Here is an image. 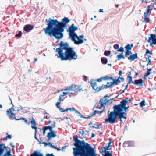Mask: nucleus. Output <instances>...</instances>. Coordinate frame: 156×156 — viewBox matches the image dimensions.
<instances>
[{
	"label": "nucleus",
	"mask_w": 156,
	"mask_h": 156,
	"mask_svg": "<svg viewBox=\"0 0 156 156\" xmlns=\"http://www.w3.org/2000/svg\"><path fill=\"white\" fill-rule=\"evenodd\" d=\"M75 147L73 148L74 156H97L96 150L87 142L78 139L77 135L73 138Z\"/></svg>",
	"instance_id": "obj_1"
},
{
	"label": "nucleus",
	"mask_w": 156,
	"mask_h": 156,
	"mask_svg": "<svg viewBox=\"0 0 156 156\" xmlns=\"http://www.w3.org/2000/svg\"><path fill=\"white\" fill-rule=\"evenodd\" d=\"M58 45L59 46V47L56 49L55 52H57L59 55L57 54L55 55L57 56L58 58H60L61 61H71L76 59L77 55L74 48L69 47L68 42L64 43L62 41Z\"/></svg>",
	"instance_id": "obj_2"
},
{
	"label": "nucleus",
	"mask_w": 156,
	"mask_h": 156,
	"mask_svg": "<svg viewBox=\"0 0 156 156\" xmlns=\"http://www.w3.org/2000/svg\"><path fill=\"white\" fill-rule=\"evenodd\" d=\"M70 20L66 17L62 19L61 21H58L57 20L46 19L45 22L47 23V26L64 32L65 29H67V24L69 23Z\"/></svg>",
	"instance_id": "obj_3"
},
{
	"label": "nucleus",
	"mask_w": 156,
	"mask_h": 156,
	"mask_svg": "<svg viewBox=\"0 0 156 156\" xmlns=\"http://www.w3.org/2000/svg\"><path fill=\"white\" fill-rule=\"evenodd\" d=\"M45 34L51 37H53L57 39L56 43L59 41V39L63 37L64 35L63 31L47 26L44 29Z\"/></svg>",
	"instance_id": "obj_4"
},
{
	"label": "nucleus",
	"mask_w": 156,
	"mask_h": 156,
	"mask_svg": "<svg viewBox=\"0 0 156 156\" xmlns=\"http://www.w3.org/2000/svg\"><path fill=\"white\" fill-rule=\"evenodd\" d=\"M113 111H108V118L104 119L106 123L112 124L115 123H117V119L119 115V111L115 105L113 107Z\"/></svg>",
	"instance_id": "obj_5"
},
{
	"label": "nucleus",
	"mask_w": 156,
	"mask_h": 156,
	"mask_svg": "<svg viewBox=\"0 0 156 156\" xmlns=\"http://www.w3.org/2000/svg\"><path fill=\"white\" fill-rule=\"evenodd\" d=\"M78 29V27L74 26V23L72 24L69 27L67 30V31L69 33V39L73 40L72 38V37H73L75 38L77 37V34L75 32V31H77Z\"/></svg>",
	"instance_id": "obj_6"
},
{
	"label": "nucleus",
	"mask_w": 156,
	"mask_h": 156,
	"mask_svg": "<svg viewBox=\"0 0 156 156\" xmlns=\"http://www.w3.org/2000/svg\"><path fill=\"white\" fill-rule=\"evenodd\" d=\"M14 105L12 104V106L11 108H9L6 111L7 115H8L9 119H13L16 121H19L22 120L23 122V121L26 119L23 117L20 118L19 119H16L15 117V113L12 112V111H15V108H14Z\"/></svg>",
	"instance_id": "obj_7"
},
{
	"label": "nucleus",
	"mask_w": 156,
	"mask_h": 156,
	"mask_svg": "<svg viewBox=\"0 0 156 156\" xmlns=\"http://www.w3.org/2000/svg\"><path fill=\"white\" fill-rule=\"evenodd\" d=\"M119 111L126 113L129 108V106H126V104L120 103L117 105H114Z\"/></svg>",
	"instance_id": "obj_8"
},
{
	"label": "nucleus",
	"mask_w": 156,
	"mask_h": 156,
	"mask_svg": "<svg viewBox=\"0 0 156 156\" xmlns=\"http://www.w3.org/2000/svg\"><path fill=\"white\" fill-rule=\"evenodd\" d=\"M83 35H80L79 36L77 35V37L75 38L73 37H72L73 39H71L72 41L74 42V43L76 45H79L83 43Z\"/></svg>",
	"instance_id": "obj_9"
},
{
	"label": "nucleus",
	"mask_w": 156,
	"mask_h": 156,
	"mask_svg": "<svg viewBox=\"0 0 156 156\" xmlns=\"http://www.w3.org/2000/svg\"><path fill=\"white\" fill-rule=\"evenodd\" d=\"M32 119L30 122H28L27 120L26 119L23 121H24L28 125H30V123L32 124L31 126V128L35 130L34 134H36L37 132V127L36 126V122L35 120L34 119L33 117H32Z\"/></svg>",
	"instance_id": "obj_10"
},
{
	"label": "nucleus",
	"mask_w": 156,
	"mask_h": 156,
	"mask_svg": "<svg viewBox=\"0 0 156 156\" xmlns=\"http://www.w3.org/2000/svg\"><path fill=\"white\" fill-rule=\"evenodd\" d=\"M109 142L108 145L105 146L104 147H101V149L102 150L101 152H102V153L103 152H105L106 151H108V150H110L111 149L110 147H112L111 144L112 143V139L111 138H109Z\"/></svg>",
	"instance_id": "obj_11"
},
{
	"label": "nucleus",
	"mask_w": 156,
	"mask_h": 156,
	"mask_svg": "<svg viewBox=\"0 0 156 156\" xmlns=\"http://www.w3.org/2000/svg\"><path fill=\"white\" fill-rule=\"evenodd\" d=\"M145 79H142V78L139 79H138L135 80L133 84L139 86V87H142L144 81Z\"/></svg>",
	"instance_id": "obj_12"
},
{
	"label": "nucleus",
	"mask_w": 156,
	"mask_h": 156,
	"mask_svg": "<svg viewBox=\"0 0 156 156\" xmlns=\"http://www.w3.org/2000/svg\"><path fill=\"white\" fill-rule=\"evenodd\" d=\"M57 135L55 132L54 130L49 131L47 133V137L48 138V141L51 140L52 138L56 136Z\"/></svg>",
	"instance_id": "obj_13"
},
{
	"label": "nucleus",
	"mask_w": 156,
	"mask_h": 156,
	"mask_svg": "<svg viewBox=\"0 0 156 156\" xmlns=\"http://www.w3.org/2000/svg\"><path fill=\"white\" fill-rule=\"evenodd\" d=\"M33 26L30 24L25 25L23 27V30L26 32H29L31 31L34 28Z\"/></svg>",
	"instance_id": "obj_14"
},
{
	"label": "nucleus",
	"mask_w": 156,
	"mask_h": 156,
	"mask_svg": "<svg viewBox=\"0 0 156 156\" xmlns=\"http://www.w3.org/2000/svg\"><path fill=\"white\" fill-rule=\"evenodd\" d=\"M150 37H148V39L147 40V42L150 43V46L151 47H152L153 45H156V41L152 37L151 35H150Z\"/></svg>",
	"instance_id": "obj_15"
},
{
	"label": "nucleus",
	"mask_w": 156,
	"mask_h": 156,
	"mask_svg": "<svg viewBox=\"0 0 156 156\" xmlns=\"http://www.w3.org/2000/svg\"><path fill=\"white\" fill-rule=\"evenodd\" d=\"M138 58V54L137 53H135L134 54H132L130 55L128 57V59L129 60L133 61L135 59H137Z\"/></svg>",
	"instance_id": "obj_16"
},
{
	"label": "nucleus",
	"mask_w": 156,
	"mask_h": 156,
	"mask_svg": "<svg viewBox=\"0 0 156 156\" xmlns=\"http://www.w3.org/2000/svg\"><path fill=\"white\" fill-rule=\"evenodd\" d=\"M123 145L124 147V145H128V147H134L135 144L134 141H127L124 142Z\"/></svg>",
	"instance_id": "obj_17"
},
{
	"label": "nucleus",
	"mask_w": 156,
	"mask_h": 156,
	"mask_svg": "<svg viewBox=\"0 0 156 156\" xmlns=\"http://www.w3.org/2000/svg\"><path fill=\"white\" fill-rule=\"evenodd\" d=\"M75 86H73V91L80 92L81 90L83 91V90L81 88V86L76 85L74 84Z\"/></svg>",
	"instance_id": "obj_18"
},
{
	"label": "nucleus",
	"mask_w": 156,
	"mask_h": 156,
	"mask_svg": "<svg viewBox=\"0 0 156 156\" xmlns=\"http://www.w3.org/2000/svg\"><path fill=\"white\" fill-rule=\"evenodd\" d=\"M42 153H41L38 150H36L31 153L30 156H39V155H42Z\"/></svg>",
	"instance_id": "obj_19"
},
{
	"label": "nucleus",
	"mask_w": 156,
	"mask_h": 156,
	"mask_svg": "<svg viewBox=\"0 0 156 156\" xmlns=\"http://www.w3.org/2000/svg\"><path fill=\"white\" fill-rule=\"evenodd\" d=\"M147 10L146 12H144V15H147L148 14H149V15H150L151 14V11L153 9H155V8H150V6L149 5H148L147 6Z\"/></svg>",
	"instance_id": "obj_20"
},
{
	"label": "nucleus",
	"mask_w": 156,
	"mask_h": 156,
	"mask_svg": "<svg viewBox=\"0 0 156 156\" xmlns=\"http://www.w3.org/2000/svg\"><path fill=\"white\" fill-rule=\"evenodd\" d=\"M119 115L122 119H127V113L125 112L119 111Z\"/></svg>",
	"instance_id": "obj_21"
},
{
	"label": "nucleus",
	"mask_w": 156,
	"mask_h": 156,
	"mask_svg": "<svg viewBox=\"0 0 156 156\" xmlns=\"http://www.w3.org/2000/svg\"><path fill=\"white\" fill-rule=\"evenodd\" d=\"M132 102V101L130 99H129L128 98H127L125 99H122L120 102V103L127 104L128 102Z\"/></svg>",
	"instance_id": "obj_22"
},
{
	"label": "nucleus",
	"mask_w": 156,
	"mask_h": 156,
	"mask_svg": "<svg viewBox=\"0 0 156 156\" xmlns=\"http://www.w3.org/2000/svg\"><path fill=\"white\" fill-rule=\"evenodd\" d=\"M73 86H75L74 84H72L71 86L68 87L63 90H62L61 91H69L71 90L73 91Z\"/></svg>",
	"instance_id": "obj_23"
},
{
	"label": "nucleus",
	"mask_w": 156,
	"mask_h": 156,
	"mask_svg": "<svg viewBox=\"0 0 156 156\" xmlns=\"http://www.w3.org/2000/svg\"><path fill=\"white\" fill-rule=\"evenodd\" d=\"M133 47V44H128L125 46L124 48L125 49L126 51L131 50L132 48Z\"/></svg>",
	"instance_id": "obj_24"
},
{
	"label": "nucleus",
	"mask_w": 156,
	"mask_h": 156,
	"mask_svg": "<svg viewBox=\"0 0 156 156\" xmlns=\"http://www.w3.org/2000/svg\"><path fill=\"white\" fill-rule=\"evenodd\" d=\"M102 156H113L112 154L111 151H106L105 152H101Z\"/></svg>",
	"instance_id": "obj_25"
},
{
	"label": "nucleus",
	"mask_w": 156,
	"mask_h": 156,
	"mask_svg": "<svg viewBox=\"0 0 156 156\" xmlns=\"http://www.w3.org/2000/svg\"><path fill=\"white\" fill-rule=\"evenodd\" d=\"M127 80H128V84H130L131 83L133 84L134 82L133 81V78L132 76L127 75Z\"/></svg>",
	"instance_id": "obj_26"
},
{
	"label": "nucleus",
	"mask_w": 156,
	"mask_h": 156,
	"mask_svg": "<svg viewBox=\"0 0 156 156\" xmlns=\"http://www.w3.org/2000/svg\"><path fill=\"white\" fill-rule=\"evenodd\" d=\"M151 69L150 68L147 69V71L144 75V79H145L151 73Z\"/></svg>",
	"instance_id": "obj_27"
},
{
	"label": "nucleus",
	"mask_w": 156,
	"mask_h": 156,
	"mask_svg": "<svg viewBox=\"0 0 156 156\" xmlns=\"http://www.w3.org/2000/svg\"><path fill=\"white\" fill-rule=\"evenodd\" d=\"M101 60L102 64L103 65H105L108 62L107 58L105 57L101 58Z\"/></svg>",
	"instance_id": "obj_28"
},
{
	"label": "nucleus",
	"mask_w": 156,
	"mask_h": 156,
	"mask_svg": "<svg viewBox=\"0 0 156 156\" xmlns=\"http://www.w3.org/2000/svg\"><path fill=\"white\" fill-rule=\"evenodd\" d=\"M3 145V143L0 144V156H2L4 153Z\"/></svg>",
	"instance_id": "obj_29"
},
{
	"label": "nucleus",
	"mask_w": 156,
	"mask_h": 156,
	"mask_svg": "<svg viewBox=\"0 0 156 156\" xmlns=\"http://www.w3.org/2000/svg\"><path fill=\"white\" fill-rule=\"evenodd\" d=\"M147 15H144V17L143 18L144 20L143 21V22L148 23L150 22V20L147 17Z\"/></svg>",
	"instance_id": "obj_30"
},
{
	"label": "nucleus",
	"mask_w": 156,
	"mask_h": 156,
	"mask_svg": "<svg viewBox=\"0 0 156 156\" xmlns=\"http://www.w3.org/2000/svg\"><path fill=\"white\" fill-rule=\"evenodd\" d=\"M146 51L145 53V54L144 55V56H148V55H152L153 54V52L152 51H150L148 49H146Z\"/></svg>",
	"instance_id": "obj_31"
},
{
	"label": "nucleus",
	"mask_w": 156,
	"mask_h": 156,
	"mask_svg": "<svg viewBox=\"0 0 156 156\" xmlns=\"http://www.w3.org/2000/svg\"><path fill=\"white\" fill-rule=\"evenodd\" d=\"M103 98H102L100 100L99 102V103L100 104V108H102V107H104V106L105 105V103H104V101H103Z\"/></svg>",
	"instance_id": "obj_32"
},
{
	"label": "nucleus",
	"mask_w": 156,
	"mask_h": 156,
	"mask_svg": "<svg viewBox=\"0 0 156 156\" xmlns=\"http://www.w3.org/2000/svg\"><path fill=\"white\" fill-rule=\"evenodd\" d=\"M131 50H129L126 51L125 52V56L127 57L128 56L131 55L132 54V53L131 52Z\"/></svg>",
	"instance_id": "obj_33"
},
{
	"label": "nucleus",
	"mask_w": 156,
	"mask_h": 156,
	"mask_svg": "<svg viewBox=\"0 0 156 156\" xmlns=\"http://www.w3.org/2000/svg\"><path fill=\"white\" fill-rule=\"evenodd\" d=\"M140 107H143L146 105V103L145 102V100L144 99H143L140 103Z\"/></svg>",
	"instance_id": "obj_34"
},
{
	"label": "nucleus",
	"mask_w": 156,
	"mask_h": 156,
	"mask_svg": "<svg viewBox=\"0 0 156 156\" xmlns=\"http://www.w3.org/2000/svg\"><path fill=\"white\" fill-rule=\"evenodd\" d=\"M111 51L110 50H105L104 51V55L106 56H108L111 53Z\"/></svg>",
	"instance_id": "obj_35"
},
{
	"label": "nucleus",
	"mask_w": 156,
	"mask_h": 156,
	"mask_svg": "<svg viewBox=\"0 0 156 156\" xmlns=\"http://www.w3.org/2000/svg\"><path fill=\"white\" fill-rule=\"evenodd\" d=\"M19 107H15V108L16 109L17 108V109H16V111H17V112H19L20 111H21L23 109V108H25V107H22L20 105H19Z\"/></svg>",
	"instance_id": "obj_36"
},
{
	"label": "nucleus",
	"mask_w": 156,
	"mask_h": 156,
	"mask_svg": "<svg viewBox=\"0 0 156 156\" xmlns=\"http://www.w3.org/2000/svg\"><path fill=\"white\" fill-rule=\"evenodd\" d=\"M22 32L21 31H19L18 34H16L15 37L18 38H20L22 36Z\"/></svg>",
	"instance_id": "obj_37"
},
{
	"label": "nucleus",
	"mask_w": 156,
	"mask_h": 156,
	"mask_svg": "<svg viewBox=\"0 0 156 156\" xmlns=\"http://www.w3.org/2000/svg\"><path fill=\"white\" fill-rule=\"evenodd\" d=\"M93 79H91L90 81V86L92 87L93 86H96L97 85V83L94 82V83H93Z\"/></svg>",
	"instance_id": "obj_38"
},
{
	"label": "nucleus",
	"mask_w": 156,
	"mask_h": 156,
	"mask_svg": "<svg viewBox=\"0 0 156 156\" xmlns=\"http://www.w3.org/2000/svg\"><path fill=\"white\" fill-rule=\"evenodd\" d=\"M117 51L118 52H119L123 53L124 52V48L123 47H121L119 48H118V49L117 50Z\"/></svg>",
	"instance_id": "obj_39"
},
{
	"label": "nucleus",
	"mask_w": 156,
	"mask_h": 156,
	"mask_svg": "<svg viewBox=\"0 0 156 156\" xmlns=\"http://www.w3.org/2000/svg\"><path fill=\"white\" fill-rule=\"evenodd\" d=\"M63 97L62 96V94H60L59 96V98L58 99V101L60 102V103L62 101H64V99H65V98H64L63 99H62V98Z\"/></svg>",
	"instance_id": "obj_40"
},
{
	"label": "nucleus",
	"mask_w": 156,
	"mask_h": 156,
	"mask_svg": "<svg viewBox=\"0 0 156 156\" xmlns=\"http://www.w3.org/2000/svg\"><path fill=\"white\" fill-rule=\"evenodd\" d=\"M104 88L103 87V85L102 84L101 86L98 87V90H97V92H99L100 91L103 90Z\"/></svg>",
	"instance_id": "obj_41"
},
{
	"label": "nucleus",
	"mask_w": 156,
	"mask_h": 156,
	"mask_svg": "<svg viewBox=\"0 0 156 156\" xmlns=\"http://www.w3.org/2000/svg\"><path fill=\"white\" fill-rule=\"evenodd\" d=\"M101 127V125L100 124H98L97 125V126H92V127L93 128H95L96 129H98L100 128V127Z\"/></svg>",
	"instance_id": "obj_42"
},
{
	"label": "nucleus",
	"mask_w": 156,
	"mask_h": 156,
	"mask_svg": "<svg viewBox=\"0 0 156 156\" xmlns=\"http://www.w3.org/2000/svg\"><path fill=\"white\" fill-rule=\"evenodd\" d=\"M113 48L115 50H118L119 48V45L118 44H116L113 45Z\"/></svg>",
	"instance_id": "obj_43"
},
{
	"label": "nucleus",
	"mask_w": 156,
	"mask_h": 156,
	"mask_svg": "<svg viewBox=\"0 0 156 156\" xmlns=\"http://www.w3.org/2000/svg\"><path fill=\"white\" fill-rule=\"evenodd\" d=\"M47 128L48 130H49V131H51L52 130H52L53 127H52V126L50 125H49L48 126H47Z\"/></svg>",
	"instance_id": "obj_44"
},
{
	"label": "nucleus",
	"mask_w": 156,
	"mask_h": 156,
	"mask_svg": "<svg viewBox=\"0 0 156 156\" xmlns=\"http://www.w3.org/2000/svg\"><path fill=\"white\" fill-rule=\"evenodd\" d=\"M103 101H104V103L106 105L110 101V100L108 99L107 98H105L104 100L103 99Z\"/></svg>",
	"instance_id": "obj_45"
},
{
	"label": "nucleus",
	"mask_w": 156,
	"mask_h": 156,
	"mask_svg": "<svg viewBox=\"0 0 156 156\" xmlns=\"http://www.w3.org/2000/svg\"><path fill=\"white\" fill-rule=\"evenodd\" d=\"M122 54H119L117 56L116 58L118 60H120L122 58Z\"/></svg>",
	"instance_id": "obj_46"
},
{
	"label": "nucleus",
	"mask_w": 156,
	"mask_h": 156,
	"mask_svg": "<svg viewBox=\"0 0 156 156\" xmlns=\"http://www.w3.org/2000/svg\"><path fill=\"white\" fill-rule=\"evenodd\" d=\"M48 146H49L50 147L52 148H54L55 147V146L53 145L52 144L51 142H49Z\"/></svg>",
	"instance_id": "obj_47"
},
{
	"label": "nucleus",
	"mask_w": 156,
	"mask_h": 156,
	"mask_svg": "<svg viewBox=\"0 0 156 156\" xmlns=\"http://www.w3.org/2000/svg\"><path fill=\"white\" fill-rule=\"evenodd\" d=\"M6 135L7 136H6V138L7 139H10L12 138V135L8 134L7 133L6 134Z\"/></svg>",
	"instance_id": "obj_48"
},
{
	"label": "nucleus",
	"mask_w": 156,
	"mask_h": 156,
	"mask_svg": "<svg viewBox=\"0 0 156 156\" xmlns=\"http://www.w3.org/2000/svg\"><path fill=\"white\" fill-rule=\"evenodd\" d=\"M96 81L98 82H101L103 80H102V78H101V77L100 78L97 79L95 80Z\"/></svg>",
	"instance_id": "obj_49"
},
{
	"label": "nucleus",
	"mask_w": 156,
	"mask_h": 156,
	"mask_svg": "<svg viewBox=\"0 0 156 156\" xmlns=\"http://www.w3.org/2000/svg\"><path fill=\"white\" fill-rule=\"evenodd\" d=\"M6 151V152L5 154H11V149H10L9 150H7Z\"/></svg>",
	"instance_id": "obj_50"
},
{
	"label": "nucleus",
	"mask_w": 156,
	"mask_h": 156,
	"mask_svg": "<svg viewBox=\"0 0 156 156\" xmlns=\"http://www.w3.org/2000/svg\"><path fill=\"white\" fill-rule=\"evenodd\" d=\"M101 78H102V80H108V76H105L103 77H101Z\"/></svg>",
	"instance_id": "obj_51"
},
{
	"label": "nucleus",
	"mask_w": 156,
	"mask_h": 156,
	"mask_svg": "<svg viewBox=\"0 0 156 156\" xmlns=\"http://www.w3.org/2000/svg\"><path fill=\"white\" fill-rule=\"evenodd\" d=\"M75 113H76L77 115L79 116H80V115L81 114L80 112L77 110H76L75 111Z\"/></svg>",
	"instance_id": "obj_52"
},
{
	"label": "nucleus",
	"mask_w": 156,
	"mask_h": 156,
	"mask_svg": "<svg viewBox=\"0 0 156 156\" xmlns=\"http://www.w3.org/2000/svg\"><path fill=\"white\" fill-rule=\"evenodd\" d=\"M151 59H147V66H148L151 64Z\"/></svg>",
	"instance_id": "obj_53"
},
{
	"label": "nucleus",
	"mask_w": 156,
	"mask_h": 156,
	"mask_svg": "<svg viewBox=\"0 0 156 156\" xmlns=\"http://www.w3.org/2000/svg\"><path fill=\"white\" fill-rule=\"evenodd\" d=\"M3 150L4 151V150H5L6 151H7L8 149H7V147L6 146H5V143H3Z\"/></svg>",
	"instance_id": "obj_54"
},
{
	"label": "nucleus",
	"mask_w": 156,
	"mask_h": 156,
	"mask_svg": "<svg viewBox=\"0 0 156 156\" xmlns=\"http://www.w3.org/2000/svg\"><path fill=\"white\" fill-rule=\"evenodd\" d=\"M47 126H43V128H42V130L43 131H46V130H48V129H47Z\"/></svg>",
	"instance_id": "obj_55"
},
{
	"label": "nucleus",
	"mask_w": 156,
	"mask_h": 156,
	"mask_svg": "<svg viewBox=\"0 0 156 156\" xmlns=\"http://www.w3.org/2000/svg\"><path fill=\"white\" fill-rule=\"evenodd\" d=\"M61 103H60V102H59L58 101L55 104V105L56 106L57 108H60V107L59 106V105L61 104Z\"/></svg>",
	"instance_id": "obj_56"
},
{
	"label": "nucleus",
	"mask_w": 156,
	"mask_h": 156,
	"mask_svg": "<svg viewBox=\"0 0 156 156\" xmlns=\"http://www.w3.org/2000/svg\"><path fill=\"white\" fill-rule=\"evenodd\" d=\"M76 110V109L74 107H73L72 108H69V110L71 112L73 111H74L75 112Z\"/></svg>",
	"instance_id": "obj_57"
},
{
	"label": "nucleus",
	"mask_w": 156,
	"mask_h": 156,
	"mask_svg": "<svg viewBox=\"0 0 156 156\" xmlns=\"http://www.w3.org/2000/svg\"><path fill=\"white\" fill-rule=\"evenodd\" d=\"M110 85H109V86L110 87L112 86H114V85H115L114 81H113L112 82H110Z\"/></svg>",
	"instance_id": "obj_58"
},
{
	"label": "nucleus",
	"mask_w": 156,
	"mask_h": 156,
	"mask_svg": "<svg viewBox=\"0 0 156 156\" xmlns=\"http://www.w3.org/2000/svg\"><path fill=\"white\" fill-rule=\"evenodd\" d=\"M95 113V114H101L102 113L101 111H98V110H94V111Z\"/></svg>",
	"instance_id": "obj_59"
},
{
	"label": "nucleus",
	"mask_w": 156,
	"mask_h": 156,
	"mask_svg": "<svg viewBox=\"0 0 156 156\" xmlns=\"http://www.w3.org/2000/svg\"><path fill=\"white\" fill-rule=\"evenodd\" d=\"M42 143L44 145L45 147H47V146H48L49 142L47 143V142H42Z\"/></svg>",
	"instance_id": "obj_60"
},
{
	"label": "nucleus",
	"mask_w": 156,
	"mask_h": 156,
	"mask_svg": "<svg viewBox=\"0 0 156 156\" xmlns=\"http://www.w3.org/2000/svg\"><path fill=\"white\" fill-rule=\"evenodd\" d=\"M103 85L104 88L107 89L110 87L109 85H107V84H106V85H105L104 84H103Z\"/></svg>",
	"instance_id": "obj_61"
},
{
	"label": "nucleus",
	"mask_w": 156,
	"mask_h": 156,
	"mask_svg": "<svg viewBox=\"0 0 156 156\" xmlns=\"http://www.w3.org/2000/svg\"><path fill=\"white\" fill-rule=\"evenodd\" d=\"M59 109L60 111L61 112H64V109L63 108H61L60 107L59 108H58Z\"/></svg>",
	"instance_id": "obj_62"
},
{
	"label": "nucleus",
	"mask_w": 156,
	"mask_h": 156,
	"mask_svg": "<svg viewBox=\"0 0 156 156\" xmlns=\"http://www.w3.org/2000/svg\"><path fill=\"white\" fill-rule=\"evenodd\" d=\"M69 93V92H63L62 93V96L63 97V96H65L66 95H67Z\"/></svg>",
	"instance_id": "obj_63"
},
{
	"label": "nucleus",
	"mask_w": 156,
	"mask_h": 156,
	"mask_svg": "<svg viewBox=\"0 0 156 156\" xmlns=\"http://www.w3.org/2000/svg\"><path fill=\"white\" fill-rule=\"evenodd\" d=\"M95 114H96L95 113L94 111V112L90 114L89 115L91 117L92 116H93Z\"/></svg>",
	"instance_id": "obj_64"
}]
</instances>
